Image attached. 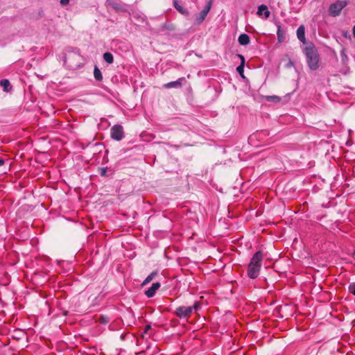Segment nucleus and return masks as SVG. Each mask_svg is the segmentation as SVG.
<instances>
[{
	"label": "nucleus",
	"instance_id": "obj_1",
	"mask_svg": "<svg viewBox=\"0 0 355 355\" xmlns=\"http://www.w3.org/2000/svg\"><path fill=\"white\" fill-rule=\"evenodd\" d=\"M302 49L306 55V62L311 70H315L318 68L319 54L318 50L313 42L306 44V46H302Z\"/></svg>",
	"mask_w": 355,
	"mask_h": 355
},
{
	"label": "nucleus",
	"instance_id": "obj_2",
	"mask_svg": "<svg viewBox=\"0 0 355 355\" xmlns=\"http://www.w3.org/2000/svg\"><path fill=\"white\" fill-rule=\"evenodd\" d=\"M263 259V253L259 250L254 253L250 259L248 266L247 274L250 279H256L258 277Z\"/></svg>",
	"mask_w": 355,
	"mask_h": 355
},
{
	"label": "nucleus",
	"instance_id": "obj_3",
	"mask_svg": "<svg viewBox=\"0 0 355 355\" xmlns=\"http://www.w3.org/2000/svg\"><path fill=\"white\" fill-rule=\"evenodd\" d=\"M200 307V302H196L193 305L190 306H180L177 307L174 313L180 318L188 319L190 318L193 311H197Z\"/></svg>",
	"mask_w": 355,
	"mask_h": 355
},
{
	"label": "nucleus",
	"instance_id": "obj_4",
	"mask_svg": "<svg viewBox=\"0 0 355 355\" xmlns=\"http://www.w3.org/2000/svg\"><path fill=\"white\" fill-rule=\"evenodd\" d=\"M345 1L338 0L329 6V13L332 17L338 16L341 10L347 6Z\"/></svg>",
	"mask_w": 355,
	"mask_h": 355
},
{
	"label": "nucleus",
	"instance_id": "obj_5",
	"mask_svg": "<svg viewBox=\"0 0 355 355\" xmlns=\"http://www.w3.org/2000/svg\"><path fill=\"white\" fill-rule=\"evenodd\" d=\"M111 138L116 141H121L125 137V132L123 128L121 125L116 124L113 125L110 129Z\"/></svg>",
	"mask_w": 355,
	"mask_h": 355
},
{
	"label": "nucleus",
	"instance_id": "obj_6",
	"mask_svg": "<svg viewBox=\"0 0 355 355\" xmlns=\"http://www.w3.org/2000/svg\"><path fill=\"white\" fill-rule=\"evenodd\" d=\"M288 96H289V94L284 96L283 97H280V96H275V95L266 96H264V98L268 102H272L275 103H278L282 102V103H285L288 102L289 100Z\"/></svg>",
	"mask_w": 355,
	"mask_h": 355
},
{
	"label": "nucleus",
	"instance_id": "obj_7",
	"mask_svg": "<svg viewBox=\"0 0 355 355\" xmlns=\"http://www.w3.org/2000/svg\"><path fill=\"white\" fill-rule=\"evenodd\" d=\"M211 2H209L204 8V9L196 16V21L197 24H201L205 20L211 9Z\"/></svg>",
	"mask_w": 355,
	"mask_h": 355
},
{
	"label": "nucleus",
	"instance_id": "obj_8",
	"mask_svg": "<svg viewBox=\"0 0 355 355\" xmlns=\"http://www.w3.org/2000/svg\"><path fill=\"white\" fill-rule=\"evenodd\" d=\"M297 37L298 40L303 44V46H306V44L311 42H307L305 37V28L303 25H301L297 29Z\"/></svg>",
	"mask_w": 355,
	"mask_h": 355
},
{
	"label": "nucleus",
	"instance_id": "obj_9",
	"mask_svg": "<svg viewBox=\"0 0 355 355\" xmlns=\"http://www.w3.org/2000/svg\"><path fill=\"white\" fill-rule=\"evenodd\" d=\"M160 286H161L160 283H159V282L153 283L152 284V286L148 290L146 291V292H145L146 295L148 297H153L155 295L156 291L159 288Z\"/></svg>",
	"mask_w": 355,
	"mask_h": 355
},
{
	"label": "nucleus",
	"instance_id": "obj_10",
	"mask_svg": "<svg viewBox=\"0 0 355 355\" xmlns=\"http://www.w3.org/2000/svg\"><path fill=\"white\" fill-rule=\"evenodd\" d=\"M186 82L184 78H178L177 80L171 81L165 85V87L167 88H178L182 87V83Z\"/></svg>",
	"mask_w": 355,
	"mask_h": 355
},
{
	"label": "nucleus",
	"instance_id": "obj_11",
	"mask_svg": "<svg viewBox=\"0 0 355 355\" xmlns=\"http://www.w3.org/2000/svg\"><path fill=\"white\" fill-rule=\"evenodd\" d=\"M257 15L259 16L264 15L265 18L267 19L270 17V12L267 6L262 4L258 7Z\"/></svg>",
	"mask_w": 355,
	"mask_h": 355
},
{
	"label": "nucleus",
	"instance_id": "obj_12",
	"mask_svg": "<svg viewBox=\"0 0 355 355\" xmlns=\"http://www.w3.org/2000/svg\"><path fill=\"white\" fill-rule=\"evenodd\" d=\"M238 42L241 45L245 46L250 43V39L248 35L242 33L239 36Z\"/></svg>",
	"mask_w": 355,
	"mask_h": 355
},
{
	"label": "nucleus",
	"instance_id": "obj_13",
	"mask_svg": "<svg viewBox=\"0 0 355 355\" xmlns=\"http://www.w3.org/2000/svg\"><path fill=\"white\" fill-rule=\"evenodd\" d=\"M173 6L181 14H188V10L184 8L179 3L178 0H173Z\"/></svg>",
	"mask_w": 355,
	"mask_h": 355
},
{
	"label": "nucleus",
	"instance_id": "obj_14",
	"mask_svg": "<svg viewBox=\"0 0 355 355\" xmlns=\"http://www.w3.org/2000/svg\"><path fill=\"white\" fill-rule=\"evenodd\" d=\"M103 60L107 64H112L114 62L113 55L110 52H106L103 55Z\"/></svg>",
	"mask_w": 355,
	"mask_h": 355
},
{
	"label": "nucleus",
	"instance_id": "obj_15",
	"mask_svg": "<svg viewBox=\"0 0 355 355\" xmlns=\"http://www.w3.org/2000/svg\"><path fill=\"white\" fill-rule=\"evenodd\" d=\"M94 76L95 79L98 81H101L103 79L102 73L96 65L94 66Z\"/></svg>",
	"mask_w": 355,
	"mask_h": 355
},
{
	"label": "nucleus",
	"instance_id": "obj_16",
	"mask_svg": "<svg viewBox=\"0 0 355 355\" xmlns=\"http://www.w3.org/2000/svg\"><path fill=\"white\" fill-rule=\"evenodd\" d=\"M157 275V272H151L143 282L141 286H144L148 283H150L156 276Z\"/></svg>",
	"mask_w": 355,
	"mask_h": 355
},
{
	"label": "nucleus",
	"instance_id": "obj_17",
	"mask_svg": "<svg viewBox=\"0 0 355 355\" xmlns=\"http://www.w3.org/2000/svg\"><path fill=\"white\" fill-rule=\"evenodd\" d=\"M277 35V40H278L279 42L282 43L284 41L285 34H284V32L280 28V26L278 27Z\"/></svg>",
	"mask_w": 355,
	"mask_h": 355
},
{
	"label": "nucleus",
	"instance_id": "obj_18",
	"mask_svg": "<svg viewBox=\"0 0 355 355\" xmlns=\"http://www.w3.org/2000/svg\"><path fill=\"white\" fill-rule=\"evenodd\" d=\"M110 321V318L107 315H101L98 319V322L102 324H106Z\"/></svg>",
	"mask_w": 355,
	"mask_h": 355
},
{
	"label": "nucleus",
	"instance_id": "obj_19",
	"mask_svg": "<svg viewBox=\"0 0 355 355\" xmlns=\"http://www.w3.org/2000/svg\"><path fill=\"white\" fill-rule=\"evenodd\" d=\"M10 83L8 79H2L0 80V87H3V89H8Z\"/></svg>",
	"mask_w": 355,
	"mask_h": 355
},
{
	"label": "nucleus",
	"instance_id": "obj_20",
	"mask_svg": "<svg viewBox=\"0 0 355 355\" xmlns=\"http://www.w3.org/2000/svg\"><path fill=\"white\" fill-rule=\"evenodd\" d=\"M340 56H341V59H342V61L343 63H345V61L347 60V56L346 55V53H345V51L343 50L341 52H340Z\"/></svg>",
	"mask_w": 355,
	"mask_h": 355
},
{
	"label": "nucleus",
	"instance_id": "obj_21",
	"mask_svg": "<svg viewBox=\"0 0 355 355\" xmlns=\"http://www.w3.org/2000/svg\"><path fill=\"white\" fill-rule=\"evenodd\" d=\"M349 291L351 293L355 295V284H352L349 286Z\"/></svg>",
	"mask_w": 355,
	"mask_h": 355
},
{
	"label": "nucleus",
	"instance_id": "obj_22",
	"mask_svg": "<svg viewBox=\"0 0 355 355\" xmlns=\"http://www.w3.org/2000/svg\"><path fill=\"white\" fill-rule=\"evenodd\" d=\"M150 329L151 326L150 324H146L144 328V334H147Z\"/></svg>",
	"mask_w": 355,
	"mask_h": 355
},
{
	"label": "nucleus",
	"instance_id": "obj_23",
	"mask_svg": "<svg viewBox=\"0 0 355 355\" xmlns=\"http://www.w3.org/2000/svg\"><path fill=\"white\" fill-rule=\"evenodd\" d=\"M70 0H60V3L62 6H66L69 3Z\"/></svg>",
	"mask_w": 355,
	"mask_h": 355
},
{
	"label": "nucleus",
	"instance_id": "obj_24",
	"mask_svg": "<svg viewBox=\"0 0 355 355\" xmlns=\"http://www.w3.org/2000/svg\"><path fill=\"white\" fill-rule=\"evenodd\" d=\"M137 17H138V19H141V21H144L145 20V16L144 15H139V14H137Z\"/></svg>",
	"mask_w": 355,
	"mask_h": 355
},
{
	"label": "nucleus",
	"instance_id": "obj_25",
	"mask_svg": "<svg viewBox=\"0 0 355 355\" xmlns=\"http://www.w3.org/2000/svg\"><path fill=\"white\" fill-rule=\"evenodd\" d=\"M106 174V169L105 168H101V175L104 176Z\"/></svg>",
	"mask_w": 355,
	"mask_h": 355
},
{
	"label": "nucleus",
	"instance_id": "obj_26",
	"mask_svg": "<svg viewBox=\"0 0 355 355\" xmlns=\"http://www.w3.org/2000/svg\"><path fill=\"white\" fill-rule=\"evenodd\" d=\"M237 71L240 73H241V72L243 71V68L241 65L239 66L236 69Z\"/></svg>",
	"mask_w": 355,
	"mask_h": 355
},
{
	"label": "nucleus",
	"instance_id": "obj_27",
	"mask_svg": "<svg viewBox=\"0 0 355 355\" xmlns=\"http://www.w3.org/2000/svg\"><path fill=\"white\" fill-rule=\"evenodd\" d=\"M5 163V160L2 158H0V166H3Z\"/></svg>",
	"mask_w": 355,
	"mask_h": 355
},
{
	"label": "nucleus",
	"instance_id": "obj_28",
	"mask_svg": "<svg viewBox=\"0 0 355 355\" xmlns=\"http://www.w3.org/2000/svg\"><path fill=\"white\" fill-rule=\"evenodd\" d=\"M352 31H353V35L355 37V25L353 27Z\"/></svg>",
	"mask_w": 355,
	"mask_h": 355
},
{
	"label": "nucleus",
	"instance_id": "obj_29",
	"mask_svg": "<svg viewBox=\"0 0 355 355\" xmlns=\"http://www.w3.org/2000/svg\"><path fill=\"white\" fill-rule=\"evenodd\" d=\"M114 8L116 9V10H119V7L116 5H114Z\"/></svg>",
	"mask_w": 355,
	"mask_h": 355
},
{
	"label": "nucleus",
	"instance_id": "obj_30",
	"mask_svg": "<svg viewBox=\"0 0 355 355\" xmlns=\"http://www.w3.org/2000/svg\"><path fill=\"white\" fill-rule=\"evenodd\" d=\"M114 8L116 9V10H119V7L116 5H114Z\"/></svg>",
	"mask_w": 355,
	"mask_h": 355
},
{
	"label": "nucleus",
	"instance_id": "obj_31",
	"mask_svg": "<svg viewBox=\"0 0 355 355\" xmlns=\"http://www.w3.org/2000/svg\"><path fill=\"white\" fill-rule=\"evenodd\" d=\"M239 57L242 59L243 61H244V58L243 55H239Z\"/></svg>",
	"mask_w": 355,
	"mask_h": 355
}]
</instances>
